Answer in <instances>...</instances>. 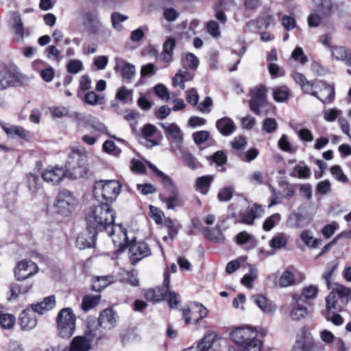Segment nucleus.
I'll use <instances>...</instances> for the list:
<instances>
[{
  "instance_id": "f257e3e1",
  "label": "nucleus",
  "mask_w": 351,
  "mask_h": 351,
  "mask_svg": "<svg viewBox=\"0 0 351 351\" xmlns=\"http://www.w3.org/2000/svg\"><path fill=\"white\" fill-rule=\"evenodd\" d=\"M293 79L305 94H310L323 104L331 103L335 97V88L322 80L308 81L302 73H297Z\"/></svg>"
},
{
  "instance_id": "f03ea898",
  "label": "nucleus",
  "mask_w": 351,
  "mask_h": 351,
  "mask_svg": "<svg viewBox=\"0 0 351 351\" xmlns=\"http://www.w3.org/2000/svg\"><path fill=\"white\" fill-rule=\"evenodd\" d=\"M86 220L88 228L106 230L114 224V213L108 204H101L88 212Z\"/></svg>"
},
{
  "instance_id": "7ed1b4c3",
  "label": "nucleus",
  "mask_w": 351,
  "mask_h": 351,
  "mask_svg": "<svg viewBox=\"0 0 351 351\" xmlns=\"http://www.w3.org/2000/svg\"><path fill=\"white\" fill-rule=\"evenodd\" d=\"M121 184L115 180H99L95 182L93 193L98 201L104 200L105 204H110L114 201L121 191Z\"/></svg>"
},
{
  "instance_id": "20e7f679",
  "label": "nucleus",
  "mask_w": 351,
  "mask_h": 351,
  "mask_svg": "<svg viewBox=\"0 0 351 351\" xmlns=\"http://www.w3.org/2000/svg\"><path fill=\"white\" fill-rule=\"evenodd\" d=\"M350 291L348 288L337 285L336 287L326 296V312H340L348 303Z\"/></svg>"
},
{
  "instance_id": "39448f33",
  "label": "nucleus",
  "mask_w": 351,
  "mask_h": 351,
  "mask_svg": "<svg viewBox=\"0 0 351 351\" xmlns=\"http://www.w3.org/2000/svg\"><path fill=\"white\" fill-rule=\"evenodd\" d=\"M58 334L65 339L71 337L75 330V316L70 308L62 309L57 317Z\"/></svg>"
},
{
  "instance_id": "423d86ee",
  "label": "nucleus",
  "mask_w": 351,
  "mask_h": 351,
  "mask_svg": "<svg viewBox=\"0 0 351 351\" xmlns=\"http://www.w3.org/2000/svg\"><path fill=\"white\" fill-rule=\"evenodd\" d=\"M160 125L163 129L165 136L171 146V151L178 154L181 151L183 144V132L176 123H161Z\"/></svg>"
},
{
  "instance_id": "0eeeda50",
  "label": "nucleus",
  "mask_w": 351,
  "mask_h": 351,
  "mask_svg": "<svg viewBox=\"0 0 351 351\" xmlns=\"http://www.w3.org/2000/svg\"><path fill=\"white\" fill-rule=\"evenodd\" d=\"M82 23L86 30L92 34H105L110 36V30L104 27L100 21L98 13L95 11L85 12L82 14Z\"/></svg>"
},
{
  "instance_id": "6e6552de",
  "label": "nucleus",
  "mask_w": 351,
  "mask_h": 351,
  "mask_svg": "<svg viewBox=\"0 0 351 351\" xmlns=\"http://www.w3.org/2000/svg\"><path fill=\"white\" fill-rule=\"evenodd\" d=\"M332 8L331 0H322L317 9L308 16V25L311 27H318L330 16Z\"/></svg>"
},
{
  "instance_id": "1a4fd4ad",
  "label": "nucleus",
  "mask_w": 351,
  "mask_h": 351,
  "mask_svg": "<svg viewBox=\"0 0 351 351\" xmlns=\"http://www.w3.org/2000/svg\"><path fill=\"white\" fill-rule=\"evenodd\" d=\"M75 207V199L73 194L68 190L60 191L56 197L55 208L58 214L68 216Z\"/></svg>"
},
{
  "instance_id": "9d476101",
  "label": "nucleus",
  "mask_w": 351,
  "mask_h": 351,
  "mask_svg": "<svg viewBox=\"0 0 351 351\" xmlns=\"http://www.w3.org/2000/svg\"><path fill=\"white\" fill-rule=\"evenodd\" d=\"M182 315L186 324H198L201 319L208 315V310L202 304L193 302L183 308Z\"/></svg>"
},
{
  "instance_id": "9b49d317",
  "label": "nucleus",
  "mask_w": 351,
  "mask_h": 351,
  "mask_svg": "<svg viewBox=\"0 0 351 351\" xmlns=\"http://www.w3.org/2000/svg\"><path fill=\"white\" fill-rule=\"evenodd\" d=\"M256 337H258V332L249 326L235 328L230 333L232 341L240 347L253 340Z\"/></svg>"
},
{
  "instance_id": "f8f14e48",
  "label": "nucleus",
  "mask_w": 351,
  "mask_h": 351,
  "mask_svg": "<svg viewBox=\"0 0 351 351\" xmlns=\"http://www.w3.org/2000/svg\"><path fill=\"white\" fill-rule=\"evenodd\" d=\"M314 346L311 333L304 328L300 329L296 336V340L293 346V351H313L319 350Z\"/></svg>"
},
{
  "instance_id": "ddd939ff",
  "label": "nucleus",
  "mask_w": 351,
  "mask_h": 351,
  "mask_svg": "<svg viewBox=\"0 0 351 351\" xmlns=\"http://www.w3.org/2000/svg\"><path fill=\"white\" fill-rule=\"evenodd\" d=\"M266 88L263 85H259L251 90V99L250 106L251 110L257 115L261 113L260 108L266 104Z\"/></svg>"
},
{
  "instance_id": "4468645a",
  "label": "nucleus",
  "mask_w": 351,
  "mask_h": 351,
  "mask_svg": "<svg viewBox=\"0 0 351 351\" xmlns=\"http://www.w3.org/2000/svg\"><path fill=\"white\" fill-rule=\"evenodd\" d=\"M108 236L112 237V241L114 246L119 247L120 251H123L130 244L128 243V238L126 230L121 225L114 228V225H112L108 230H106Z\"/></svg>"
},
{
  "instance_id": "2eb2a0df",
  "label": "nucleus",
  "mask_w": 351,
  "mask_h": 351,
  "mask_svg": "<svg viewBox=\"0 0 351 351\" xmlns=\"http://www.w3.org/2000/svg\"><path fill=\"white\" fill-rule=\"evenodd\" d=\"M128 247L130 258L132 265H135L143 258L151 254V249L145 242H133Z\"/></svg>"
},
{
  "instance_id": "dca6fc26",
  "label": "nucleus",
  "mask_w": 351,
  "mask_h": 351,
  "mask_svg": "<svg viewBox=\"0 0 351 351\" xmlns=\"http://www.w3.org/2000/svg\"><path fill=\"white\" fill-rule=\"evenodd\" d=\"M38 271V267L32 261L23 260L14 268V275L18 280H24Z\"/></svg>"
},
{
  "instance_id": "f3484780",
  "label": "nucleus",
  "mask_w": 351,
  "mask_h": 351,
  "mask_svg": "<svg viewBox=\"0 0 351 351\" xmlns=\"http://www.w3.org/2000/svg\"><path fill=\"white\" fill-rule=\"evenodd\" d=\"M164 186L169 191L168 196H161V200L166 204L167 209L174 210L178 206H182V201L180 197L179 191L172 180L169 184H163Z\"/></svg>"
},
{
  "instance_id": "a211bd4d",
  "label": "nucleus",
  "mask_w": 351,
  "mask_h": 351,
  "mask_svg": "<svg viewBox=\"0 0 351 351\" xmlns=\"http://www.w3.org/2000/svg\"><path fill=\"white\" fill-rule=\"evenodd\" d=\"M65 177H66V170L58 166L48 167L42 173L43 180L51 185L60 184Z\"/></svg>"
},
{
  "instance_id": "6ab92c4d",
  "label": "nucleus",
  "mask_w": 351,
  "mask_h": 351,
  "mask_svg": "<svg viewBox=\"0 0 351 351\" xmlns=\"http://www.w3.org/2000/svg\"><path fill=\"white\" fill-rule=\"evenodd\" d=\"M118 319L119 316L117 312L111 308H108L99 313L98 325L101 328L109 330L116 326Z\"/></svg>"
},
{
  "instance_id": "aec40b11",
  "label": "nucleus",
  "mask_w": 351,
  "mask_h": 351,
  "mask_svg": "<svg viewBox=\"0 0 351 351\" xmlns=\"http://www.w3.org/2000/svg\"><path fill=\"white\" fill-rule=\"evenodd\" d=\"M169 275L166 273L164 279V287H156L154 289H148L145 293V297L147 300L153 302H158L162 300L167 295L169 291Z\"/></svg>"
},
{
  "instance_id": "412c9836",
  "label": "nucleus",
  "mask_w": 351,
  "mask_h": 351,
  "mask_svg": "<svg viewBox=\"0 0 351 351\" xmlns=\"http://www.w3.org/2000/svg\"><path fill=\"white\" fill-rule=\"evenodd\" d=\"M21 84L19 76L16 72L4 69L0 72V89L5 90L10 86H16Z\"/></svg>"
},
{
  "instance_id": "4be33fe9",
  "label": "nucleus",
  "mask_w": 351,
  "mask_h": 351,
  "mask_svg": "<svg viewBox=\"0 0 351 351\" xmlns=\"http://www.w3.org/2000/svg\"><path fill=\"white\" fill-rule=\"evenodd\" d=\"M318 291L317 287L308 285L304 287L301 290V293H295L293 294L292 299L295 302L308 304L310 301L317 298Z\"/></svg>"
},
{
  "instance_id": "5701e85b",
  "label": "nucleus",
  "mask_w": 351,
  "mask_h": 351,
  "mask_svg": "<svg viewBox=\"0 0 351 351\" xmlns=\"http://www.w3.org/2000/svg\"><path fill=\"white\" fill-rule=\"evenodd\" d=\"M97 230L88 228L80 233L76 239V243L80 249L90 248L95 244Z\"/></svg>"
},
{
  "instance_id": "b1692460",
  "label": "nucleus",
  "mask_w": 351,
  "mask_h": 351,
  "mask_svg": "<svg viewBox=\"0 0 351 351\" xmlns=\"http://www.w3.org/2000/svg\"><path fill=\"white\" fill-rule=\"evenodd\" d=\"M19 324L24 330H30L34 328L37 324L35 313L29 308L23 311L20 314Z\"/></svg>"
},
{
  "instance_id": "393cba45",
  "label": "nucleus",
  "mask_w": 351,
  "mask_h": 351,
  "mask_svg": "<svg viewBox=\"0 0 351 351\" xmlns=\"http://www.w3.org/2000/svg\"><path fill=\"white\" fill-rule=\"evenodd\" d=\"M3 131L11 137H19L25 141H29L32 138V133L21 126L12 125L7 123L1 124Z\"/></svg>"
},
{
  "instance_id": "a878e982",
  "label": "nucleus",
  "mask_w": 351,
  "mask_h": 351,
  "mask_svg": "<svg viewBox=\"0 0 351 351\" xmlns=\"http://www.w3.org/2000/svg\"><path fill=\"white\" fill-rule=\"evenodd\" d=\"M77 165L73 166L66 170V176L69 177L71 179H77L82 178L87 173V164L86 160L84 158H82L79 155H77Z\"/></svg>"
},
{
  "instance_id": "bb28decb",
  "label": "nucleus",
  "mask_w": 351,
  "mask_h": 351,
  "mask_svg": "<svg viewBox=\"0 0 351 351\" xmlns=\"http://www.w3.org/2000/svg\"><path fill=\"white\" fill-rule=\"evenodd\" d=\"M156 132V128L152 124H146L141 130V137L139 139L140 143L147 148H152L158 145V143L150 139Z\"/></svg>"
},
{
  "instance_id": "cd10ccee",
  "label": "nucleus",
  "mask_w": 351,
  "mask_h": 351,
  "mask_svg": "<svg viewBox=\"0 0 351 351\" xmlns=\"http://www.w3.org/2000/svg\"><path fill=\"white\" fill-rule=\"evenodd\" d=\"M264 213L261 206L254 204L250 208H248L245 213L241 214L240 223L247 225H252L255 219L261 217Z\"/></svg>"
},
{
  "instance_id": "c85d7f7f",
  "label": "nucleus",
  "mask_w": 351,
  "mask_h": 351,
  "mask_svg": "<svg viewBox=\"0 0 351 351\" xmlns=\"http://www.w3.org/2000/svg\"><path fill=\"white\" fill-rule=\"evenodd\" d=\"M252 300L265 313L271 314L276 311V305L262 295H254Z\"/></svg>"
},
{
  "instance_id": "c756f323",
  "label": "nucleus",
  "mask_w": 351,
  "mask_h": 351,
  "mask_svg": "<svg viewBox=\"0 0 351 351\" xmlns=\"http://www.w3.org/2000/svg\"><path fill=\"white\" fill-rule=\"evenodd\" d=\"M103 330L95 323H88L83 336L86 337V339L90 340V343L92 344L94 341H98L104 337Z\"/></svg>"
},
{
  "instance_id": "7c9ffc66",
  "label": "nucleus",
  "mask_w": 351,
  "mask_h": 351,
  "mask_svg": "<svg viewBox=\"0 0 351 351\" xmlns=\"http://www.w3.org/2000/svg\"><path fill=\"white\" fill-rule=\"evenodd\" d=\"M216 127L223 136L231 135L236 128L234 121L229 117H223L217 120Z\"/></svg>"
},
{
  "instance_id": "2f4dec72",
  "label": "nucleus",
  "mask_w": 351,
  "mask_h": 351,
  "mask_svg": "<svg viewBox=\"0 0 351 351\" xmlns=\"http://www.w3.org/2000/svg\"><path fill=\"white\" fill-rule=\"evenodd\" d=\"M56 304V298L54 295H50L45 298L41 302L32 304L31 309L34 313L40 315L44 314L45 312L52 309Z\"/></svg>"
},
{
  "instance_id": "473e14b6",
  "label": "nucleus",
  "mask_w": 351,
  "mask_h": 351,
  "mask_svg": "<svg viewBox=\"0 0 351 351\" xmlns=\"http://www.w3.org/2000/svg\"><path fill=\"white\" fill-rule=\"evenodd\" d=\"M115 281L113 276H95L92 279V290L100 292Z\"/></svg>"
},
{
  "instance_id": "72a5a7b5",
  "label": "nucleus",
  "mask_w": 351,
  "mask_h": 351,
  "mask_svg": "<svg viewBox=\"0 0 351 351\" xmlns=\"http://www.w3.org/2000/svg\"><path fill=\"white\" fill-rule=\"evenodd\" d=\"M90 340L83 335L75 337L70 343L68 351H89L91 349Z\"/></svg>"
},
{
  "instance_id": "f704fd0d",
  "label": "nucleus",
  "mask_w": 351,
  "mask_h": 351,
  "mask_svg": "<svg viewBox=\"0 0 351 351\" xmlns=\"http://www.w3.org/2000/svg\"><path fill=\"white\" fill-rule=\"evenodd\" d=\"M119 67H121V75L123 78L130 82L136 74L135 66L123 60H120L117 62L115 66V69L117 70Z\"/></svg>"
},
{
  "instance_id": "c9c22d12",
  "label": "nucleus",
  "mask_w": 351,
  "mask_h": 351,
  "mask_svg": "<svg viewBox=\"0 0 351 351\" xmlns=\"http://www.w3.org/2000/svg\"><path fill=\"white\" fill-rule=\"evenodd\" d=\"M331 53L335 59L343 61L346 65L351 67V51L346 50L343 47L335 46L331 47Z\"/></svg>"
},
{
  "instance_id": "e433bc0d",
  "label": "nucleus",
  "mask_w": 351,
  "mask_h": 351,
  "mask_svg": "<svg viewBox=\"0 0 351 351\" xmlns=\"http://www.w3.org/2000/svg\"><path fill=\"white\" fill-rule=\"evenodd\" d=\"M213 180L214 177L210 175L197 178L195 182V189L202 194L206 195Z\"/></svg>"
},
{
  "instance_id": "4c0bfd02",
  "label": "nucleus",
  "mask_w": 351,
  "mask_h": 351,
  "mask_svg": "<svg viewBox=\"0 0 351 351\" xmlns=\"http://www.w3.org/2000/svg\"><path fill=\"white\" fill-rule=\"evenodd\" d=\"M289 240V237L283 232H279L275 234L269 242L271 248L275 250L284 248Z\"/></svg>"
},
{
  "instance_id": "58836bf2",
  "label": "nucleus",
  "mask_w": 351,
  "mask_h": 351,
  "mask_svg": "<svg viewBox=\"0 0 351 351\" xmlns=\"http://www.w3.org/2000/svg\"><path fill=\"white\" fill-rule=\"evenodd\" d=\"M176 47V40L173 38H169L164 43L162 52V60L165 62H169L172 59L173 51Z\"/></svg>"
},
{
  "instance_id": "ea45409f",
  "label": "nucleus",
  "mask_w": 351,
  "mask_h": 351,
  "mask_svg": "<svg viewBox=\"0 0 351 351\" xmlns=\"http://www.w3.org/2000/svg\"><path fill=\"white\" fill-rule=\"evenodd\" d=\"M291 176L298 177L300 179H307L311 176V169L305 165L304 161L300 162L298 165L294 167Z\"/></svg>"
},
{
  "instance_id": "a19ab883",
  "label": "nucleus",
  "mask_w": 351,
  "mask_h": 351,
  "mask_svg": "<svg viewBox=\"0 0 351 351\" xmlns=\"http://www.w3.org/2000/svg\"><path fill=\"white\" fill-rule=\"evenodd\" d=\"M26 186L28 189L35 193L41 187L42 183L39 176L36 173H29L26 175Z\"/></svg>"
},
{
  "instance_id": "79ce46f5",
  "label": "nucleus",
  "mask_w": 351,
  "mask_h": 351,
  "mask_svg": "<svg viewBox=\"0 0 351 351\" xmlns=\"http://www.w3.org/2000/svg\"><path fill=\"white\" fill-rule=\"evenodd\" d=\"M100 300V295H86L82 299V308L87 312L95 307L99 303Z\"/></svg>"
},
{
  "instance_id": "37998d69",
  "label": "nucleus",
  "mask_w": 351,
  "mask_h": 351,
  "mask_svg": "<svg viewBox=\"0 0 351 351\" xmlns=\"http://www.w3.org/2000/svg\"><path fill=\"white\" fill-rule=\"evenodd\" d=\"M216 338L217 334L215 332H208L197 346L199 351H208V350L213 346Z\"/></svg>"
},
{
  "instance_id": "c03bdc74",
  "label": "nucleus",
  "mask_w": 351,
  "mask_h": 351,
  "mask_svg": "<svg viewBox=\"0 0 351 351\" xmlns=\"http://www.w3.org/2000/svg\"><path fill=\"white\" fill-rule=\"evenodd\" d=\"M296 306L293 308L290 316L293 320L298 321L304 318L308 314V309L304 306L303 302H295Z\"/></svg>"
},
{
  "instance_id": "a18cd8bd",
  "label": "nucleus",
  "mask_w": 351,
  "mask_h": 351,
  "mask_svg": "<svg viewBox=\"0 0 351 351\" xmlns=\"http://www.w3.org/2000/svg\"><path fill=\"white\" fill-rule=\"evenodd\" d=\"M289 95V89L285 86H278L273 88V97L277 102H283L288 98Z\"/></svg>"
},
{
  "instance_id": "49530a36",
  "label": "nucleus",
  "mask_w": 351,
  "mask_h": 351,
  "mask_svg": "<svg viewBox=\"0 0 351 351\" xmlns=\"http://www.w3.org/2000/svg\"><path fill=\"white\" fill-rule=\"evenodd\" d=\"M32 287V284L22 282L21 284H14L11 286L10 291L12 297H17L19 294L27 293Z\"/></svg>"
},
{
  "instance_id": "de8ad7c7",
  "label": "nucleus",
  "mask_w": 351,
  "mask_h": 351,
  "mask_svg": "<svg viewBox=\"0 0 351 351\" xmlns=\"http://www.w3.org/2000/svg\"><path fill=\"white\" fill-rule=\"evenodd\" d=\"M154 93L160 99L166 101H169L176 96V95L174 94L171 95L167 88L162 84H158L155 86Z\"/></svg>"
},
{
  "instance_id": "09e8293b",
  "label": "nucleus",
  "mask_w": 351,
  "mask_h": 351,
  "mask_svg": "<svg viewBox=\"0 0 351 351\" xmlns=\"http://www.w3.org/2000/svg\"><path fill=\"white\" fill-rule=\"evenodd\" d=\"M281 220L279 213H275L267 217L263 223V228L265 231L271 230Z\"/></svg>"
},
{
  "instance_id": "8fccbe9b",
  "label": "nucleus",
  "mask_w": 351,
  "mask_h": 351,
  "mask_svg": "<svg viewBox=\"0 0 351 351\" xmlns=\"http://www.w3.org/2000/svg\"><path fill=\"white\" fill-rule=\"evenodd\" d=\"M295 281L294 274L289 270L285 271L280 277L279 285L281 287H287L294 285Z\"/></svg>"
},
{
  "instance_id": "3c124183",
  "label": "nucleus",
  "mask_w": 351,
  "mask_h": 351,
  "mask_svg": "<svg viewBox=\"0 0 351 351\" xmlns=\"http://www.w3.org/2000/svg\"><path fill=\"white\" fill-rule=\"evenodd\" d=\"M182 155V159L184 164L190 169H195L197 168V160L189 152L183 149L182 147L181 151H178Z\"/></svg>"
},
{
  "instance_id": "603ef678",
  "label": "nucleus",
  "mask_w": 351,
  "mask_h": 351,
  "mask_svg": "<svg viewBox=\"0 0 351 351\" xmlns=\"http://www.w3.org/2000/svg\"><path fill=\"white\" fill-rule=\"evenodd\" d=\"M263 347L262 341L258 338L254 337L253 340L247 341V343L244 344L241 347V351H261Z\"/></svg>"
},
{
  "instance_id": "864d4df0",
  "label": "nucleus",
  "mask_w": 351,
  "mask_h": 351,
  "mask_svg": "<svg viewBox=\"0 0 351 351\" xmlns=\"http://www.w3.org/2000/svg\"><path fill=\"white\" fill-rule=\"evenodd\" d=\"M279 148L285 152L294 154L297 151V148L293 147L288 140L287 134H282L278 143Z\"/></svg>"
},
{
  "instance_id": "5fc2aeb1",
  "label": "nucleus",
  "mask_w": 351,
  "mask_h": 351,
  "mask_svg": "<svg viewBox=\"0 0 351 351\" xmlns=\"http://www.w3.org/2000/svg\"><path fill=\"white\" fill-rule=\"evenodd\" d=\"M301 239L303 242L311 247H317L319 245V241L314 239L312 232L309 230H304L301 233Z\"/></svg>"
},
{
  "instance_id": "6e6d98bb",
  "label": "nucleus",
  "mask_w": 351,
  "mask_h": 351,
  "mask_svg": "<svg viewBox=\"0 0 351 351\" xmlns=\"http://www.w3.org/2000/svg\"><path fill=\"white\" fill-rule=\"evenodd\" d=\"M12 19L14 21L13 29L14 33L20 37L21 40H23L24 37V27L21 18L19 15L14 14Z\"/></svg>"
},
{
  "instance_id": "4d7b16f0",
  "label": "nucleus",
  "mask_w": 351,
  "mask_h": 351,
  "mask_svg": "<svg viewBox=\"0 0 351 351\" xmlns=\"http://www.w3.org/2000/svg\"><path fill=\"white\" fill-rule=\"evenodd\" d=\"M132 90H129L125 86H121L117 92L116 99L123 103H127L132 100Z\"/></svg>"
},
{
  "instance_id": "13d9d810",
  "label": "nucleus",
  "mask_w": 351,
  "mask_h": 351,
  "mask_svg": "<svg viewBox=\"0 0 351 351\" xmlns=\"http://www.w3.org/2000/svg\"><path fill=\"white\" fill-rule=\"evenodd\" d=\"M15 317L9 313L0 314V325L5 329L12 328L15 324Z\"/></svg>"
},
{
  "instance_id": "bf43d9fd",
  "label": "nucleus",
  "mask_w": 351,
  "mask_h": 351,
  "mask_svg": "<svg viewBox=\"0 0 351 351\" xmlns=\"http://www.w3.org/2000/svg\"><path fill=\"white\" fill-rule=\"evenodd\" d=\"M164 224L169 230V237L172 240L174 239L178 233L180 226L176 225L174 221L170 218L165 219Z\"/></svg>"
},
{
  "instance_id": "052dcab7",
  "label": "nucleus",
  "mask_w": 351,
  "mask_h": 351,
  "mask_svg": "<svg viewBox=\"0 0 351 351\" xmlns=\"http://www.w3.org/2000/svg\"><path fill=\"white\" fill-rule=\"evenodd\" d=\"M128 16L121 14L119 12H113L111 14V22L112 27L118 31L122 29V26L120 25L121 22L128 20Z\"/></svg>"
},
{
  "instance_id": "680f3d73",
  "label": "nucleus",
  "mask_w": 351,
  "mask_h": 351,
  "mask_svg": "<svg viewBox=\"0 0 351 351\" xmlns=\"http://www.w3.org/2000/svg\"><path fill=\"white\" fill-rule=\"evenodd\" d=\"M302 215L294 213L289 215L287 220V223L291 228H300L302 227Z\"/></svg>"
},
{
  "instance_id": "e2e57ef3",
  "label": "nucleus",
  "mask_w": 351,
  "mask_h": 351,
  "mask_svg": "<svg viewBox=\"0 0 351 351\" xmlns=\"http://www.w3.org/2000/svg\"><path fill=\"white\" fill-rule=\"evenodd\" d=\"M66 69L69 73L76 74L82 70L83 64L79 60H71L67 64Z\"/></svg>"
},
{
  "instance_id": "0e129e2a",
  "label": "nucleus",
  "mask_w": 351,
  "mask_h": 351,
  "mask_svg": "<svg viewBox=\"0 0 351 351\" xmlns=\"http://www.w3.org/2000/svg\"><path fill=\"white\" fill-rule=\"evenodd\" d=\"M206 29L213 37L218 38L221 36L219 25L215 21H210L206 24Z\"/></svg>"
},
{
  "instance_id": "69168bd1",
  "label": "nucleus",
  "mask_w": 351,
  "mask_h": 351,
  "mask_svg": "<svg viewBox=\"0 0 351 351\" xmlns=\"http://www.w3.org/2000/svg\"><path fill=\"white\" fill-rule=\"evenodd\" d=\"M233 192V189L231 187L222 188L217 194V198L220 202L229 201L232 197Z\"/></svg>"
},
{
  "instance_id": "338daca9",
  "label": "nucleus",
  "mask_w": 351,
  "mask_h": 351,
  "mask_svg": "<svg viewBox=\"0 0 351 351\" xmlns=\"http://www.w3.org/2000/svg\"><path fill=\"white\" fill-rule=\"evenodd\" d=\"M230 143L235 152L243 150L247 145V141L243 136L235 137Z\"/></svg>"
},
{
  "instance_id": "774afa93",
  "label": "nucleus",
  "mask_w": 351,
  "mask_h": 351,
  "mask_svg": "<svg viewBox=\"0 0 351 351\" xmlns=\"http://www.w3.org/2000/svg\"><path fill=\"white\" fill-rule=\"evenodd\" d=\"M330 171L332 176L339 182L346 183L348 178L342 171L341 167L338 165L333 166L330 168Z\"/></svg>"
}]
</instances>
